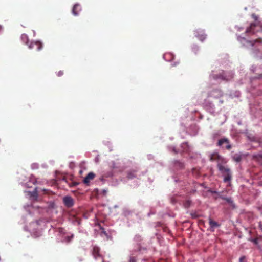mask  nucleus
Instances as JSON below:
<instances>
[{
    "mask_svg": "<svg viewBox=\"0 0 262 262\" xmlns=\"http://www.w3.org/2000/svg\"><path fill=\"white\" fill-rule=\"evenodd\" d=\"M217 168L224 176V182H230L232 177L230 169L227 166H225L224 165H221L220 164L217 165Z\"/></svg>",
    "mask_w": 262,
    "mask_h": 262,
    "instance_id": "obj_1",
    "label": "nucleus"
},
{
    "mask_svg": "<svg viewBox=\"0 0 262 262\" xmlns=\"http://www.w3.org/2000/svg\"><path fill=\"white\" fill-rule=\"evenodd\" d=\"M209 160L210 161H215L217 163V166L219 164L224 165L227 163V160L220 156L217 152H213L209 155Z\"/></svg>",
    "mask_w": 262,
    "mask_h": 262,
    "instance_id": "obj_2",
    "label": "nucleus"
},
{
    "mask_svg": "<svg viewBox=\"0 0 262 262\" xmlns=\"http://www.w3.org/2000/svg\"><path fill=\"white\" fill-rule=\"evenodd\" d=\"M42 44L41 42L37 41L31 42L28 45L30 49H34L36 51H39L42 48Z\"/></svg>",
    "mask_w": 262,
    "mask_h": 262,
    "instance_id": "obj_3",
    "label": "nucleus"
},
{
    "mask_svg": "<svg viewBox=\"0 0 262 262\" xmlns=\"http://www.w3.org/2000/svg\"><path fill=\"white\" fill-rule=\"evenodd\" d=\"M63 201L65 206L68 208L72 207L74 205L73 199L71 196H66L64 197Z\"/></svg>",
    "mask_w": 262,
    "mask_h": 262,
    "instance_id": "obj_4",
    "label": "nucleus"
},
{
    "mask_svg": "<svg viewBox=\"0 0 262 262\" xmlns=\"http://www.w3.org/2000/svg\"><path fill=\"white\" fill-rule=\"evenodd\" d=\"M195 36L199 39L201 41H204L207 37V35L205 33L204 30H198L195 32Z\"/></svg>",
    "mask_w": 262,
    "mask_h": 262,
    "instance_id": "obj_5",
    "label": "nucleus"
},
{
    "mask_svg": "<svg viewBox=\"0 0 262 262\" xmlns=\"http://www.w3.org/2000/svg\"><path fill=\"white\" fill-rule=\"evenodd\" d=\"M224 143H226L227 145L226 146V148L227 149L230 150L231 148V145L229 143V141L227 138H223L219 140L217 142L218 146H221Z\"/></svg>",
    "mask_w": 262,
    "mask_h": 262,
    "instance_id": "obj_6",
    "label": "nucleus"
},
{
    "mask_svg": "<svg viewBox=\"0 0 262 262\" xmlns=\"http://www.w3.org/2000/svg\"><path fill=\"white\" fill-rule=\"evenodd\" d=\"M95 177V174L92 172H89L86 177L84 179L83 182L85 184H89L90 181L93 180Z\"/></svg>",
    "mask_w": 262,
    "mask_h": 262,
    "instance_id": "obj_7",
    "label": "nucleus"
},
{
    "mask_svg": "<svg viewBox=\"0 0 262 262\" xmlns=\"http://www.w3.org/2000/svg\"><path fill=\"white\" fill-rule=\"evenodd\" d=\"M92 254L96 259L101 257L99 248L97 246H94L92 251Z\"/></svg>",
    "mask_w": 262,
    "mask_h": 262,
    "instance_id": "obj_8",
    "label": "nucleus"
},
{
    "mask_svg": "<svg viewBox=\"0 0 262 262\" xmlns=\"http://www.w3.org/2000/svg\"><path fill=\"white\" fill-rule=\"evenodd\" d=\"M81 10L80 6L79 4H75L74 5L72 9V13L74 15L77 16L78 15L79 11Z\"/></svg>",
    "mask_w": 262,
    "mask_h": 262,
    "instance_id": "obj_9",
    "label": "nucleus"
},
{
    "mask_svg": "<svg viewBox=\"0 0 262 262\" xmlns=\"http://www.w3.org/2000/svg\"><path fill=\"white\" fill-rule=\"evenodd\" d=\"M256 26V24L255 23H251L250 26L247 28L246 30V33L248 34H253L255 33L254 30V28Z\"/></svg>",
    "mask_w": 262,
    "mask_h": 262,
    "instance_id": "obj_10",
    "label": "nucleus"
},
{
    "mask_svg": "<svg viewBox=\"0 0 262 262\" xmlns=\"http://www.w3.org/2000/svg\"><path fill=\"white\" fill-rule=\"evenodd\" d=\"M209 224L211 228H215L220 226V225L211 219H209Z\"/></svg>",
    "mask_w": 262,
    "mask_h": 262,
    "instance_id": "obj_11",
    "label": "nucleus"
},
{
    "mask_svg": "<svg viewBox=\"0 0 262 262\" xmlns=\"http://www.w3.org/2000/svg\"><path fill=\"white\" fill-rule=\"evenodd\" d=\"M136 171L135 170H131V171H128L127 178L128 179H133V178L136 177Z\"/></svg>",
    "mask_w": 262,
    "mask_h": 262,
    "instance_id": "obj_12",
    "label": "nucleus"
},
{
    "mask_svg": "<svg viewBox=\"0 0 262 262\" xmlns=\"http://www.w3.org/2000/svg\"><path fill=\"white\" fill-rule=\"evenodd\" d=\"M21 39L26 45H28L29 38H28V36L27 34H22L21 36Z\"/></svg>",
    "mask_w": 262,
    "mask_h": 262,
    "instance_id": "obj_13",
    "label": "nucleus"
},
{
    "mask_svg": "<svg viewBox=\"0 0 262 262\" xmlns=\"http://www.w3.org/2000/svg\"><path fill=\"white\" fill-rule=\"evenodd\" d=\"M233 159L235 161H236L237 162H239L241 161L242 157L240 155H238L237 154H235L233 157Z\"/></svg>",
    "mask_w": 262,
    "mask_h": 262,
    "instance_id": "obj_14",
    "label": "nucleus"
},
{
    "mask_svg": "<svg viewBox=\"0 0 262 262\" xmlns=\"http://www.w3.org/2000/svg\"><path fill=\"white\" fill-rule=\"evenodd\" d=\"M191 204V201L190 200H186L184 203V206L185 208H189Z\"/></svg>",
    "mask_w": 262,
    "mask_h": 262,
    "instance_id": "obj_15",
    "label": "nucleus"
},
{
    "mask_svg": "<svg viewBox=\"0 0 262 262\" xmlns=\"http://www.w3.org/2000/svg\"><path fill=\"white\" fill-rule=\"evenodd\" d=\"M220 197L222 198L223 200H226L229 203H232V200L230 198H225L222 196H220Z\"/></svg>",
    "mask_w": 262,
    "mask_h": 262,
    "instance_id": "obj_16",
    "label": "nucleus"
},
{
    "mask_svg": "<svg viewBox=\"0 0 262 262\" xmlns=\"http://www.w3.org/2000/svg\"><path fill=\"white\" fill-rule=\"evenodd\" d=\"M74 235L72 234L71 236H68L66 237V241L67 243H69L73 239Z\"/></svg>",
    "mask_w": 262,
    "mask_h": 262,
    "instance_id": "obj_17",
    "label": "nucleus"
},
{
    "mask_svg": "<svg viewBox=\"0 0 262 262\" xmlns=\"http://www.w3.org/2000/svg\"><path fill=\"white\" fill-rule=\"evenodd\" d=\"M254 158L256 159L258 161L262 160V155H258L254 156Z\"/></svg>",
    "mask_w": 262,
    "mask_h": 262,
    "instance_id": "obj_18",
    "label": "nucleus"
},
{
    "mask_svg": "<svg viewBox=\"0 0 262 262\" xmlns=\"http://www.w3.org/2000/svg\"><path fill=\"white\" fill-rule=\"evenodd\" d=\"M128 262H137V259L135 257L132 256L130 257Z\"/></svg>",
    "mask_w": 262,
    "mask_h": 262,
    "instance_id": "obj_19",
    "label": "nucleus"
},
{
    "mask_svg": "<svg viewBox=\"0 0 262 262\" xmlns=\"http://www.w3.org/2000/svg\"><path fill=\"white\" fill-rule=\"evenodd\" d=\"M63 75V71H59V72L57 73V75L58 76H59V77L61 76H62V75Z\"/></svg>",
    "mask_w": 262,
    "mask_h": 262,
    "instance_id": "obj_20",
    "label": "nucleus"
},
{
    "mask_svg": "<svg viewBox=\"0 0 262 262\" xmlns=\"http://www.w3.org/2000/svg\"><path fill=\"white\" fill-rule=\"evenodd\" d=\"M245 259V256H242L239 258V262H244Z\"/></svg>",
    "mask_w": 262,
    "mask_h": 262,
    "instance_id": "obj_21",
    "label": "nucleus"
},
{
    "mask_svg": "<svg viewBox=\"0 0 262 262\" xmlns=\"http://www.w3.org/2000/svg\"><path fill=\"white\" fill-rule=\"evenodd\" d=\"M255 42H257L261 43L262 42V39L261 38H258V39L255 40Z\"/></svg>",
    "mask_w": 262,
    "mask_h": 262,
    "instance_id": "obj_22",
    "label": "nucleus"
},
{
    "mask_svg": "<svg viewBox=\"0 0 262 262\" xmlns=\"http://www.w3.org/2000/svg\"><path fill=\"white\" fill-rule=\"evenodd\" d=\"M259 227L260 229L262 230V221L259 222Z\"/></svg>",
    "mask_w": 262,
    "mask_h": 262,
    "instance_id": "obj_23",
    "label": "nucleus"
},
{
    "mask_svg": "<svg viewBox=\"0 0 262 262\" xmlns=\"http://www.w3.org/2000/svg\"><path fill=\"white\" fill-rule=\"evenodd\" d=\"M33 196H35V197H37V194L36 192H34L33 195H32Z\"/></svg>",
    "mask_w": 262,
    "mask_h": 262,
    "instance_id": "obj_24",
    "label": "nucleus"
},
{
    "mask_svg": "<svg viewBox=\"0 0 262 262\" xmlns=\"http://www.w3.org/2000/svg\"><path fill=\"white\" fill-rule=\"evenodd\" d=\"M83 171L82 170H80L79 171V173L80 174H81L82 173Z\"/></svg>",
    "mask_w": 262,
    "mask_h": 262,
    "instance_id": "obj_25",
    "label": "nucleus"
},
{
    "mask_svg": "<svg viewBox=\"0 0 262 262\" xmlns=\"http://www.w3.org/2000/svg\"><path fill=\"white\" fill-rule=\"evenodd\" d=\"M252 16L255 19H256V16L255 15L253 14Z\"/></svg>",
    "mask_w": 262,
    "mask_h": 262,
    "instance_id": "obj_26",
    "label": "nucleus"
},
{
    "mask_svg": "<svg viewBox=\"0 0 262 262\" xmlns=\"http://www.w3.org/2000/svg\"><path fill=\"white\" fill-rule=\"evenodd\" d=\"M196 170V169L195 168H193V169H192V172H193V173H194V171H195Z\"/></svg>",
    "mask_w": 262,
    "mask_h": 262,
    "instance_id": "obj_27",
    "label": "nucleus"
},
{
    "mask_svg": "<svg viewBox=\"0 0 262 262\" xmlns=\"http://www.w3.org/2000/svg\"><path fill=\"white\" fill-rule=\"evenodd\" d=\"M253 241H254V243L257 244V239H255Z\"/></svg>",
    "mask_w": 262,
    "mask_h": 262,
    "instance_id": "obj_28",
    "label": "nucleus"
},
{
    "mask_svg": "<svg viewBox=\"0 0 262 262\" xmlns=\"http://www.w3.org/2000/svg\"><path fill=\"white\" fill-rule=\"evenodd\" d=\"M173 151L175 152V153H177L178 152L175 149H173Z\"/></svg>",
    "mask_w": 262,
    "mask_h": 262,
    "instance_id": "obj_29",
    "label": "nucleus"
},
{
    "mask_svg": "<svg viewBox=\"0 0 262 262\" xmlns=\"http://www.w3.org/2000/svg\"><path fill=\"white\" fill-rule=\"evenodd\" d=\"M259 78H262V74L259 75Z\"/></svg>",
    "mask_w": 262,
    "mask_h": 262,
    "instance_id": "obj_30",
    "label": "nucleus"
},
{
    "mask_svg": "<svg viewBox=\"0 0 262 262\" xmlns=\"http://www.w3.org/2000/svg\"><path fill=\"white\" fill-rule=\"evenodd\" d=\"M212 193H216L217 192L216 191H212Z\"/></svg>",
    "mask_w": 262,
    "mask_h": 262,
    "instance_id": "obj_31",
    "label": "nucleus"
},
{
    "mask_svg": "<svg viewBox=\"0 0 262 262\" xmlns=\"http://www.w3.org/2000/svg\"><path fill=\"white\" fill-rule=\"evenodd\" d=\"M2 26L0 25V30L2 29Z\"/></svg>",
    "mask_w": 262,
    "mask_h": 262,
    "instance_id": "obj_32",
    "label": "nucleus"
}]
</instances>
